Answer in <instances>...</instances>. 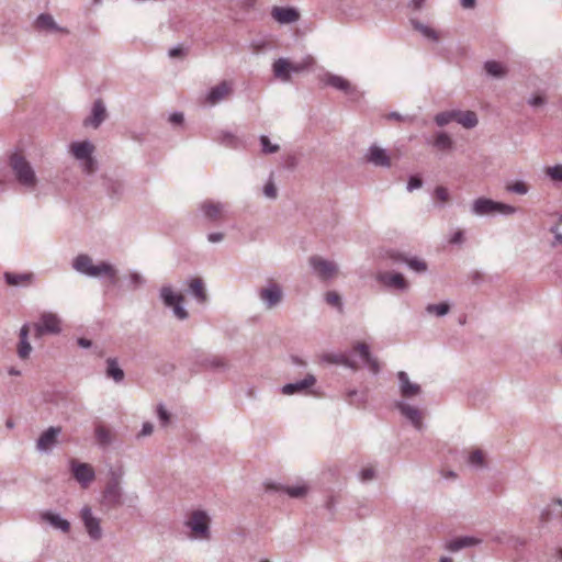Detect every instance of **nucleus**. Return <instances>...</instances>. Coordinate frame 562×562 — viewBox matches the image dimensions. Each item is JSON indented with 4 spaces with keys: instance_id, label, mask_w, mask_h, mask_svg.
<instances>
[{
    "instance_id": "1",
    "label": "nucleus",
    "mask_w": 562,
    "mask_h": 562,
    "mask_svg": "<svg viewBox=\"0 0 562 562\" xmlns=\"http://www.w3.org/2000/svg\"><path fill=\"white\" fill-rule=\"evenodd\" d=\"M9 167L16 184L25 192L38 196L40 178L32 162L22 154L9 157Z\"/></svg>"
},
{
    "instance_id": "2",
    "label": "nucleus",
    "mask_w": 562,
    "mask_h": 562,
    "mask_svg": "<svg viewBox=\"0 0 562 562\" xmlns=\"http://www.w3.org/2000/svg\"><path fill=\"white\" fill-rule=\"evenodd\" d=\"M122 476V471L113 469L109 471V481L101 493L100 499L103 507L113 509L123 505Z\"/></svg>"
},
{
    "instance_id": "3",
    "label": "nucleus",
    "mask_w": 562,
    "mask_h": 562,
    "mask_svg": "<svg viewBox=\"0 0 562 562\" xmlns=\"http://www.w3.org/2000/svg\"><path fill=\"white\" fill-rule=\"evenodd\" d=\"M94 150L95 147L90 140L72 142L69 145V153L86 175H92L98 169V162L93 157Z\"/></svg>"
},
{
    "instance_id": "4",
    "label": "nucleus",
    "mask_w": 562,
    "mask_h": 562,
    "mask_svg": "<svg viewBox=\"0 0 562 562\" xmlns=\"http://www.w3.org/2000/svg\"><path fill=\"white\" fill-rule=\"evenodd\" d=\"M159 300L165 307L172 311L177 319L186 321L189 317V313L183 306V294L177 291L171 284H165L159 289Z\"/></svg>"
},
{
    "instance_id": "5",
    "label": "nucleus",
    "mask_w": 562,
    "mask_h": 562,
    "mask_svg": "<svg viewBox=\"0 0 562 562\" xmlns=\"http://www.w3.org/2000/svg\"><path fill=\"white\" fill-rule=\"evenodd\" d=\"M517 212V207L497 202L488 198H477L471 204V213L475 216H487L494 214L513 215Z\"/></svg>"
},
{
    "instance_id": "6",
    "label": "nucleus",
    "mask_w": 562,
    "mask_h": 562,
    "mask_svg": "<svg viewBox=\"0 0 562 562\" xmlns=\"http://www.w3.org/2000/svg\"><path fill=\"white\" fill-rule=\"evenodd\" d=\"M258 297L267 310L276 308L283 300L282 286L276 281H268L258 290Z\"/></svg>"
},
{
    "instance_id": "7",
    "label": "nucleus",
    "mask_w": 562,
    "mask_h": 562,
    "mask_svg": "<svg viewBox=\"0 0 562 562\" xmlns=\"http://www.w3.org/2000/svg\"><path fill=\"white\" fill-rule=\"evenodd\" d=\"M184 525L194 532L196 538L209 539L210 538V517L204 510H193Z\"/></svg>"
},
{
    "instance_id": "8",
    "label": "nucleus",
    "mask_w": 562,
    "mask_h": 562,
    "mask_svg": "<svg viewBox=\"0 0 562 562\" xmlns=\"http://www.w3.org/2000/svg\"><path fill=\"white\" fill-rule=\"evenodd\" d=\"M308 263L313 273L323 281H328L338 273V265L321 256H312Z\"/></svg>"
},
{
    "instance_id": "9",
    "label": "nucleus",
    "mask_w": 562,
    "mask_h": 562,
    "mask_svg": "<svg viewBox=\"0 0 562 562\" xmlns=\"http://www.w3.org/2000/svg\"><path fill=\"white\" fill-rule=\"evenodd\" d=\"M34 329L37 337L45 334L57 335L61 331V319L53 312H44L38 322L34 324Z\"/></svg>"
},
{
    "instance_id": "10",
    "label": "nucleus",
    "mask_w": 562,
    "mask_h": 562,
    "mask_svg": "<svg viewBox=\"0 0 562 562\" xmlns=\"http://www.w3.org/2000/svg\"><path fill=\"white\" fill-rule=\"evenodd\" d=\"M79 516L89 538L93 541L100 540L103 536L101 519L93 514L91 507L85 505L80 509Z\"/></svg>"
},
{
    "instance_id": "11",
    "label": "nucleus",
    "mask_w": 562,
    "mask_h": 562,
    "mask_svg": "<svg viewBox=\"0 0 562 562\" xmlns=\"http://www.w3.org/2000/svg\"><path fill=\"white\" fill-rule=\"evenodd\" d=\"M69 469L74 479L82 488H87L95 479V471L89 463L79 462L76 459L69 461Z\"/></svg>"
},
{
    "instance_id": "12",
    "label": "nucleus",
    "mask_w": 562,
    "mask_h": 562,
    "mask_svg": "<svg viewBox=\"0 0 562 562\" xmlns=\"http://www.w3.org/2000/svg\"><path fill=\"white\" fill-rule=\"evenodd\" d=\"M226 204L220 201L205 200L198 206V214L209 223L220 221L225 212Z\"/></svg>"
},
{
    "instance_id": "13",
    "label": "nucleus",
    "mask_w": 562,
    "mask_h": 562,
    "mask_svg": "<svg viewBox=\"0 0 562 562\" xmlns=\"http://www.w3.org/2000/svg\"><path fill=\"white\" fill-rule=\"evenodd\" d=\"M232 93L233 82L228 80H222L206 92L204 97V103L209 106H214L226 100Z\"/></svg>"
},
{
    "instance_id": "14",
    "label": "nucleus",
    "mask_w": 562,
    "mask_h": 562,
    "mask_svg": "<svg viewBox=\"0 0 562 562\" xmlns=\"http://www.w3.org/2000/svg\"><path fill=\"white\" fill-rule=\"evenodd\" d=\"M395 407L398 409L401 415L413 425L416 430H423V413L417 406L412 405L404 400H398L395 402Z\"/></svg>"
},
{
    "instance_id": "15",
    "label": "nucleus",
    "mask_w": 562,
    "mask_h": 562,
    "mask_svg": "<svg viewBox=\"0 0 562 562\" xmlns=\"http://www.w3.org/2000/svg\"><path fill=\"white\" fill-rule=\"evenodd\" d=\"M33 26L36 31L52 34V33H60V34H69V30L65 26H60L55 21L54 16L49 13H41L36 16L33 22Z\"/></svg>"
},
{
    "instance_id": "16",
    "label": "nucleus",
    "mask_w": 562,
    "mask_h": 562,
    "mask_svg": "<svg viewBox=\"0 0 562 562\" xmlns=\"http://www.w3.org/2000/svg\"><path fill=\"white\" fill-rule=\"evenodd\" d=\"M398 391L402 400H413L422 395L423 390L418 383L412 382L405 371L397 372Z\"/></svg>"
},
{
    "instance_id": "17",
    "label": "nucleus",
    "mask_w": 562,
    "mask_h": 562,
    "mask_svg": "<svg viewBox=\"0 0 562 562\" xmlns=\"http://www.w3.org/2000/svg\"><path fill=\"white\" fill-rule=\"evenodd\" d=\"M106 117L108 111L104 102L101 99H97L92 104L90 114L83 120V125L97 130Z\"/></svg>"
},
{
    "instance_id": "18",
    "label": "nucleus",
    "mask_w": 562,
    "mask_h": 562,
    "mask_svg": "<svg viewBox=\"0 0 562 562\" xmlns=\"http://www.w3.org/2000/svg\"><path fill=\"white\" fill-rule=\"evenodd\" d=\"M322 81L336 90L342 91L350 97L359 95V91L346 78L327 72L323 76Z\"/></svg>"
},
{
    "instance_id": "19",
    "label": "nucleus",
    "mask_w": 562,
    "mask_h": 562,
    "mask_svg": "<svg viewBox=\"0 0 562 562\" xmlns=\"http://www.w3.org/2000/svg\"><path fill=\"white\" fill-rule=\"evenodd\" d=\"M38 522L48 524L54 529L64 533H67L70 530V522L63 518L58 513L50 509L42 510L38 513Z\"/></svg>"
},
{
    "instance_id": "20",
    "label": "nucleus",
    "mask_w": 562,
    "mask_h": 562,
    "mask_svg": "<svg viewBox=\"0 0 562 562\" xmlns=\"http://www.w3.org/2000/svg\"><path fill=\"white\" fill-rule=\"evenodd\" d=\"M376 281L387 289L398 291H406L408 289V282L400 272H380L376 274Z\"/></svg>"
},
{
    "instance_id": "21",
    "label": "nucleus",
    "mask_w": 562,
    "mask_h": 562,
    "mask_svg": "<svg viewBox=\"0 0 562 562\" xmlns=\"http://www.w3.org/2000/svg\"><path fill=\"white\" fill-rule=\"evenodd\" d=\"M366 160L375 166V167H382V168H390L391 167V157L386 149L373 144L371 145L366 154Z\"/></svg>"
},
{
    "instance_id": "22",
    "label": "nucleus",
    "mask_w": 562,
    "mask_h": 562,
    "mask_svg": "<svg viewBox=\"0 0 562 562\" xmlns=\"http://www.w3.org/2000/svg\"><path fill=\"white\" fill-rule=\"evenodd\" d=\"M102 187L112 200H120L125 192V183L122 179L109 175L102 177Z\"/></svg>"
},
{
    "instance_id": "23",
    "label": "nucleus",
    "mask_w": 562,
    "mask_h": 562,
    "mask_svg": "<svg viewBox=\"0 0 562 562\" xmlns=\"http://www.w3.org/2000/svg\"><path fill=\"white\" fill-rule=\"evenodd\" d=\"M316 378L313 374H306L304 379L282 386L281 392L284 395L307 394V390L314 386Z\"/></svg>"
},
{
    "instance_id": "24",
    "label": "nucleus",
    "mask_w": 562,
    "mask_h": 562,
    "mask_svg": "<svg viewBox=\"0 0 562 562\" xmlns=\"http://www.w3.org/2000/svg\"><path fill=\"white\" fill-rule=\"evenodd\" d=\"M271 16L280 24H292L300 19V13L292 7H273Z\"/></svg>"
},
{
    "instance_id": "25",
    "label": "nucleus",
    "mask_w": 562,
    "mask_h": 562,
    "mask_svg": "<svg viewBox=\"0 0 562 562\" xmlns=\"http://www.w3.org/2000/svg\"><path fill=\"white\" fill-rule=\"evenodd\" d=\"M391 258L395 262L405 263L412 271L416 273H425L428 269L426 261L418 257H409L402 252H393L391 254Z\"/></svg>"
},
{
    "instance_id": "26",
    "label": "nucleus",
    "mask_w": 562,
    "mask_h": 562,
    "mask_svg": "<svg viewBox=\"0 0 562 562\" xmlns=\"http://www.w3.org/2000/svg\"><path fill=\"white\" fill-rule=\"evenodd\" d=\"M59 427H49L37 439L36 448L41 452H48L57 443V436L60 434Z\"/></svg>"
},
{
    "instance_id": "27",
    "label": "nucleus",
    "mask_w": 562,
    "mask_h": 562,
    "mask_svg": "<svg viewBox=\"0 0 562 562\" xmlns=\"http://www.w3.org/2000/svg\"><path fill=\"white\" fill-rule=\"evenodd\" d=\"M322 361L330 364H338L349 368L353 371L358 370V364L346 352H327L322 356Z\"/></svg>"
},
{
    "instance_id": "28",
    "label": "nucleus",
    "mask_w": 562,
    "mask_h": 562,
    "mask_svg": "<svg viewBox=\"0 0 562 562\" xmlns=\"http://www.w3.org/2000/svg\"><path fill=\"white\" fill-rule=\"evenodd\" d=\"M117 276L116 268L106 261H100L98 263H93L89 277L90 278H108L112 282L115 281Z\"/></svg>"
},
{
    "instance_id": "29",
    "label": "nucleus",
    "mask_w": 562,
    "mask_h": 562,
    "mask_svg": "<svg viewBox=\"0 0 562 562\" xmlns=\"http://www.w3.org/2000/svg\"><path fill=\"white\" fill-rule=\"evenodd\" d=\"M353 350L359 353V356L361 357V359L364 361V363L367 364L368 369L373 373V374H378L380 372V363L378 361L376 358H374L371 352H370V348L367 344L364 342H358L355 347H353Z\"/></svg>"
},
{
    "instance_id": "30",
    "label": "nucleus",
    "mask_w": 562,
    "mask_h": 562,
    "mask_svg": "<svg viewBox=\"0 0 562 562\" xmlns=\"http://www.w3.org/2000/svg\"><path fill=\"white\" fill-rule=\"evenodd\" d=\"M35 276L32 272H23V273H16V272H4V280L7 284L11 286H22L26 288L30 286L34 282Z\"/></svg>"
},
{
    "instance_id": "31",
    "label": "nucleus",
    "mask_w": 562,
    "mask_h": 562,
    "mask_svg": "<svg viewBox=\"0 0 562 562\" xmlns=\"http://www.w3.org/2000/svg\"><path fill=\"white\" fill-rule=\"evenodd\" d=\"M482 543V539L472 537V536H463L454 538L446 543V549L451 552H457L464 548L475 547Z\"/></svg>"
},
{
    "instance_id": "32",
    "label": "nucleus",
    "mask_w": 562,
    "mask_h": 562,
    "mask_svg": "<svg viewBox=\"0 0 562 562\" xmlns=\"http://www.w3.org/2000/svg\"><path fill=\"white\" fill-rule=\"evenodd\" d=\"M427 144L431 145L440 151H448L453 148V139L448 133L443 131L436 133L431 140H427Z\"/></svg>"
},
{
    "instance_id": "33",
    "label": "nucleus",
    "mask_w": 562,
    "mask_h": 562,
    "mask_svg": "<svg viewBox=\"0 0 562 562\" xmlns=\"http://www.w3.org/2000/svg\"><path fill=\"white\" fill-rule=\"evenodd\" d=\"M290 60L286 58H278L273 65H272V71L277 79L281 80L282 82H288L291 80V72H290Z\"/></svg>"
},
{
    "instance_id": "34",
    "label": "nucleus",
    "mask_w": 562,
    "mask_h": 562,
    "mask_svg": "<svg viewBox=\"0 0 562 562\" xmlns=\"http://www.w3.org/2000/svg\"><path fill=\"white\" fill-rule=\"evenodd\" d=\"M189 292L200 304H204L207 301L204 283L201 278H193L188 282Z\"/></svg>"
},
{
    "instance_id": "35",
    "label": "nucleus",
    "mask_w": 562,
    "mask_h": 562,
    "mask_svg": "<svg viewBox=\"0 0 562 562\" xmlns=\"http://www.w3.org/2000/svg\"><path fill=\"white\" fill-rule=\"evenodd\" d=\"M29 333H30V325L24 324L21 327L20 334H19L20 342H19V347H18V355L21 359H26L32 351V347L29 342Z\"/></svg>"
},
{
    "instance_id": "36",
    "label": "nucleus",
    "mask_w": 562,
    "mask_h": 562,
    "mask_svg": "<svg viewBox=\"0 0 562 562\" xmlns=\"http://www.w3.org/2000/svg\"><path fill=\"white\" fill-rule=\"evenodd\" d=\"M105 368V375L109 379H112L115 383H121L124 380V371L119 366V361L116 358H108Z\"/></svg>"
},
{
    "instance_id": "37",
    "label": "nucleus",
    "mask_w": 562,
    "mask_h": 562,
    "mask_svg": "<svg viewBox=\"0 0 562 562\" xmlns=\"http://www.w3.org/2000/svg\"><path fill=\"white\" fill-rule=\"evenodd\" d=\"M278 491L284 492L291 498H303L310 492V486L305 482H297L293 485H283Z\"/></svg>"
},
{
    "instance_id": "38",
    "label": "nucleus",
    "mask_w": 562,
    "mask_h": 562,
    "mask_svg": "<svg viewBox=\"0 0 562 562\" xmlns=\"http://www.w3.org/2000/svg\"><path fill=\"white\" fill-rule=\"evenodd\" d=\"M93 260L89 255L80 254L72 260V268L80 274L89 277L93 266Z\"/></svg>"
},
{
    "instance_id": "39",
    "label": "nucleus",
    "mask_w": 562,
    "mask_h": 562,
    "mask_svg": "<svg viewBox=\"0 0 562 562\" xmlns=\"http://www.w3.org/2000/svg\"><path fill=\"white\" fill-rule=\"evenodd\" d=\"M456 122H458L460 125H462L464 128H474L477 123L479 119L474 111H460L456 110Z\"/></svg>"
},
{
    "instance_id": "40",
    "label": "nucleus",
    "mask_w": 562,
    "mask_h": 562,
    "mask_svg": "<svg viewBox=\"0 0 562 562\" xmlns=\"http://www.w3.org/2000/svg\"><path fill=\"white\" fill-rule=\"evenodd\" d=\"M94 436H95L98 445L101 448H106V447L111 446L114 441L113 431L103 425H98L95 427Z\"/></svg>"
},
{
    "instance_id": "41",
    "label": "nucleus",
    "mask_w": 562,
    "mask_h": 562,
    "mask_svg": "<svg viewBox=\"0 0 562 562\" xmlns=\"http://www.w3.org/2000/svg\"><path fill=\"white\" fill-rule=\"evenodd\" d=\"M484 70L490 77L501 79L506 76L507 68L504 64L496 60H487L484 64Z\"/></svg>"
},
{
    "instance_id": "42",
    "label": "nucleus",
    "mask_w": 562,
    "mask_h": 562,
    "mask_svg": "<svg viewBox=\"0 0 562 562\" xmlns=\"http://www.w3.org/2000/svg\"><path fill=\"white\" fill-rule=\"evenodd\" d=\"M413 27L418 31L424 37L431 42H438L439 35L436 30L431 29L428 25H425L418 21L413 20L412 21Z\"/></svg>"
},
{
    "instance_id": "43",
    "label": "nucleus",
    "mask_w": 562,
    "mask_h": 562,
    "mask_svg": "<svg viewBox=\"0 0 562 562\" xmlns=\"http://www.w3.org/2000/svg\"><path fill=\"white\" fill-rule=\"evenodd\" d=\"M314 64V58L310 55L305 56L299 61H290V72L291 74H300L307 69H310Z\"/></svg>"
},
{
    "instance_id": "44",
    "label": "nucleus",
    "mask_w": 562,
    "mask_h": 562,
    "mask_svg": "<svg viewBox=\"0 0 562 562\" xmlns=\"http://www.w3.org/2000/svg\"><path fill=\"white\" fill-rule=\"evenodd\" d=\"M367 392H359L356 389L346 392V401L350 405H363L367 403Z\"/></svg>"
},
{
    "instance_id": "45",
    "label": "nucleus",
    "mask_w": 562,
    "mask_h": 562,
    "mask_svg": "<svg viewBox=\"0 0 562 562\" xmlns=\"http://www.w3.org/2000/svg\"><path fill=\"white\" fill-rule=\"evenodd\" d=\"M468 464L473 469H483L486 467L484 454L481 450H474L469 454Z\"/></svg>"
},
{
    "instance_id": "46",
    "label": "nucleus",
    "mask_w": 562,
    "mask_h": 562,
    "mask_svg": "<svg viewBox=\"0 0 562 562\" xmlns=\"http://www.w3.org/2000/svg\"><path fill=\"white\" fill-rule=\"evenodd\" d=\"M434 121L439 127H443L456 121V110L440 112L435 115Z\"/></svg>"
},
{
    "instance_id": "47",
    "label": "nucleus",
    "mask_w": 562,
    "mask_h": 562,
    "mask_svg": "<svg viewBox=\"0 0 562 562\" xmlns=\"http://www.w3.org/2000/svg\"><path fill=\"white\" fill-rule=\"evenodd\" d=\"M450 311V305L448 303H439V304H428L426 306V312L430 315H435L438 317H442L447 315Z\"/></svg>"
},
{
    "instance_id": "48",
    "label": "nucleus",
    "mask_w": 562,
    "mask_h": 562,
    "mask_svg": "<svg viewBox=\"0 0 562 562\" xmlns=\"http://www.w3.org/2000/svg\"><path fill=\"white\" fill-rule=\"evenodd\" d=\"M507 192L525 195L529 191V187L524 181L509 182L505 187Z\"/></svg>"
},
{
    "instance_id": "49",
    "label": "nucleus",
    "mask_w": 562,
    "mask_h": 562,
    "mask_svg": "<svg viewBox=\"0 0 562 562\" xmlns=\"http://www.w3.org/2000/svg\"><path fill=\"white\" fill-rule=\"evenodd\" d=\"M259 142L261 145V151L266 155L274 154L280 149V146L278 144H272L270 138L266 135H261L259 137Z\"/></svg>"
},
{
    "instance_id": "50",
    "label": "nucleus",
    "mask_w": 562,
    "mask_h": 562,
    "mask_svg": "<svg viewBox=\"0 0 562 562\" xmlns=\"http://www.w3.org/2000/svg\"><path fill=\"white\" fill-rule=\"evenodd\" d=\"M204 364H205V367L211 368V369H215V370H220V369H225L226 368V363H225L224 359L221 358V357H215V356L205 359Z\"/></svg>"
},
{
    "instance_id": "51",
    "label": "nucleus",
    "mask_w": 562,
    "mask_h": 562,
    "mask_svg": "<svg viewBox=\"0 0 562 562\" xmlns=\"http://www.w3.org/2000/svg\"><path fill=\"white\" fill-rule=\"evenodd\" d=\"M157 417L162 427L168 426L170 423V414L162 404L157 406Z\"/></svg>"
},
{
    "instance_id": "52",
    "label": "nucleus",
    "mask_w": 562,
    "mask_h": 562,
    "mask_svg": "<svg viewBox=\"0 0 562 562\" xmlns=\"http://www.w3.org/2000/svg\"><path fill=\"white\" fill-rule=\"evenodd\" d=\"M546 173L553 181H562V165L559 164L547 168Z\"/></svg>"
},
{
    "instance_id": "53",
    "label": "nucleus",
    "mask_w": 562,
    "mask_h": 562,
    "mask_svg": "<svg viewBox=\"0 0 562 562\" xmlns=\"http://www.w3.org/2000/svg\"><path fill=\"white\" fill-rule=\"evenodd\" d=\"M325 301L327 304L331 306H336L341 308V299L340 295L335 291H329L325 294Z\"/></svg>"
},
{
    "instance_id": "54",
    "label": "nucleus",
    "mask_w": 562,
    "mask_h": 562,
    "mask_svg": "<svg viewBox=\"0 0 562 562\" xmlns=\"http://www.w3.org/2000/svg\"><path fill=\"white\" fill-rule=\"evenodd\" d=\"M434 195L441 204L448 202L450 199L448 189L442 186L435 189Z\"/></svg>"
},
{
    "instance_id": "55",
    "label": "nucleus",
    "mask_w": 562,
    "mask_h": 562,
    "mask_svg": "<svg viewBox=\"0 0 562 562\" xmlns=\"http://www.w3.org/2000/svg\"><path fill=\"white\" fill-rule=\"evenodd\" d=\"M145 282L146 281L140 273L135 272V271L130 273V283L133 286V289H137V288L144 285Z\"/></svg>"
},
{
    "instance_id": "56",
    "label": "nucleus",
    "mask_w": 562,
    "mask_h": 562,
    "mask_svg": "<svg viewBox=\"0 0 562 562\" xmlns=\"http://www.w3.org/2000/svg\"><path fill=\"white\" fill-rule=\"evenodd\" d=\"M186 53L187 50L183 45H176L168 50V56L170 58H181L186 56Z\"/></svg>"
},
{
    "instance_id": "57",
    "label": "nucleus",
    "mask_w": 562,
    "mask_h": 562,
    "mask_svg": "<svg viewBox=\"0 0 562 562\" xmlns=\"http://www.w3.org/2000/svg\"><path fill=\"white\" fill-rule=\"evenodd\" d=\"M359 477L362 482H369L375 477V471L373 468H364L360 471Z\"/></svg>"
},
{
    "instance_id": "58",
    "label": "nucleus",
    "mask_w": 562,
    "mask_h": 562,
    "mask_svg": "<svg viewBox=\"0 0 562 562\" xmlns=\"http://www.w3.org/2000/svg\"><path fill=\"white\" fill-rule=\"evenodd\" d=\"M527 103L532 108L542 106L546 104V98L540 94H535L527 100Z\"/></svg>"
},
{
    "instance_id": "59",
    "label": "nucleus",
    "mask_w": 562,
    "mask_h": 562,
    "mask_svg": "<svg viewBox=\"0 0 562 562\" xmlns=\"http://www.w3.org/2000/svg\"><path fill=\"white\" fill-rule=\"evenodd\" d=\"M422 186H423L422 179L417 176H412V177H409L408 182H407V191L412 192L416 189H419Z\"/></svg>"
},
{
    "instance_id": "60",
    "label": "nucleus",
    "mask_w": 562,
    "mask_h": 562,
    "mask_svg": "<svg viewBox=\"0 0 562 562\" xmlns=\"http://www.w3.org/2000/svg\"><path fill=\"white\" fill-rule=\"evenodd\" d=\"M263 194L269 199L277 198V188L272 181H268L263 188Z\"/></svg>"
},
{
    "instance_id": "61",
    "label": "nucleus",
    "mask_w": 562,
    "mask_h": 562,
    "mask_svg": "<svg viewBox=\"0 0 562 562\" xmlns=\"http://www.w3.org/2000/svg\"><path fill=\"white\" fill-rule=\"evenodd\" d=\"M221 142L225 145L234 146L236 144V137L229 132H223Z\"/></svg>"
},
{
    "instance_id": "62",
    "label": "nucleus",
    "mask_w": 562,
    "mask_h": 562,
    "mask_svg": "<svg viewBox=\"0 0 562 562\" xmlns=\"http://www.w3.org/2000/svg\"><path fill=\"white\" fill-rule=\"evenodd\" d=\"M508 539V536L505 531H496L492 535L491 540L497 543H505Z\"/></svg>"
},
{
    "instance_id": "63",
    "label": "nucleus",
    "mask_w": 562,
    "mask_h": 562,
    "mask_svg": "<svg viewBox=\"0 0 562 562\" xmlns=\"http://www.w3.org/2000/svg\"><path fill=\"white\" fill-rule=\"evenodd\" d=\"M183 121H184V116H183V113H181V112H173L169 116V122L173 125H180L183 123Z\"/></svg>"
},
{
    "instance_id": "64",
    "label": "nucleus",
    "mask_w": 562,
    "mask_h": 562,
    "mask_svg": "<svg viewBox=\"0 0 562 562\" xmlns=\"http://www.w3.org/2000/svg\"><path fill=\"white\" fill-rule=\"evenodd\" d=\"M153 430H154L153 424L149 422H146L142 426L139 436H143V437L149 436V435H151Z\"/></svg>"
}]
</instances>
